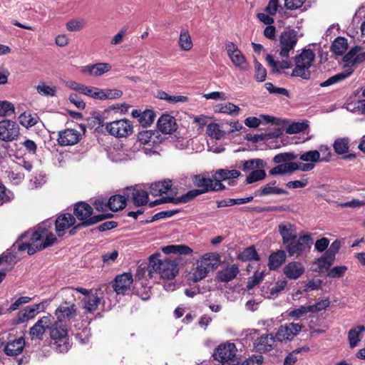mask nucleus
<instances>
[{
    "mask_svg": "<svg viewBox=\"0 0 365 365\" xmlns=\"http://www.w3.org/2000/svg\"><path fill=\"white\" fill-rule=\"evenodd\" d=\"M208 273L209 272L206 270V268L203 267L198 261L196 268L192 273L191 279L194 282H197L204 279Z\"/></svg>",
    "mask_w": 365,
    "mask_h": 365,
    "instance_id": "obj_55",
    "label": "nucleus"
},
{
    "mask_svg": "<svg viewBox=\"0 0 365 365\" xmlns=\"http://www.w3.org/2000/svg\"><path fill=\"white\" fill-rule=\"evenodd\" d=\"M133 282V275L130 273H123L115 277L113 287L117 294H126L130 289Z\"/></svg>",
    "mask_w": 365,
    "mask_h": 365,
    "instance_id": "obj_11",
    "label": "nucleus"
},
{
    "mask_svg": "<svg viewBox=\"0 0 365 365\" xmlns=\"http://www.w3.org/2000/svg\"><path fill=\"white\" fill-rule=\"evenodd\" d=\"M343 61L346 67L357 66L365 61V51L361 47L355 46L344 56Z\"/></svg>",
    "mask_w": 365,
    "mask_h": 365,
    "instance_id": "obj_12",
    "label": "nucleus"
},
{
    "mask_svg": "<svg viewBox=\"0 0 365 365\" xmlns=\"http://www.w3.org/2000/svg\"><path fill=\"white\" fill-rule=\"evenodd\" d=\"M51 322H53L51 314H47L40 318L29 330L31 338L41 340L46 330L48 329V326L51 324Z\"/></svg>",
    "mask_w": 365,
    "mask_h": 365,
    "instance_id": "obj_10",
    "label": "nucleus"
},
{
    "mask_svg": "<svg viewBox=\"0 0 365 365\" xmlns=\"http://www.w3.org/2000/svg\"><path fill=\"white\" fill-rule=\"evenodd\" d=\"M85 26V21L81 19H73L66 23V29L69 31H78Z\"/></svg>",
    "mask_w": 365,
    "mask_h": 365,
    "instance_id": "obj_61",
    "label": "nucleus"
},
{
    "mask_svg": "<svg viewBox=\"0 0 365 365\" xmlns=\"http://www.w3.org/2000/svg\"><path fill=\"white\" fill-rule=\"evenodd\" d=\"M353 70H345L339 73H337L330 78H329L325 81L320 83L321 87H327L331 85L335 84L338 82H340L345 78L350 76L352 73Z\"/></svg>",
    "mask_w": 365,
    "mask_h": 365,
    "instance_id": "obj_41",
    "label": "nucleus"
},
{
    "mask_svg": "<svg viewBox=\"0 0 365 365\" xmlns=\"http://www.w3.org/2000/svg\"><path fill=\"white\" fill-rule=\"evenodd\" d=\"M178 46L182 51H189L193 47L191 36L187 29H183L180 31L178 38Z\"/></svg>",
    "mask_w": 365,
    "mask_h": 365,
    "instance_id": "obj_36",
    "label": "nucleus"
},
{
    "mask_svg": "<svg viewBox=\"0 0 365 365\" xmlns=\"http://www.w3.org/2000/svg\"><path fill=\"white\" fill-rule=\"evenodd\" d=\"M158 128L163 133H171L177 129L175 118L169 114L162 115L158 120Z\"/></svg>",
    "mask_w": 365,
    "mask_h": 365,
    "instance_id": "obj_23",
    "label": "nucleus"
},
{
    "mask_svg": "<svg viewBox=\"0 0 365 365\" xmlns=\"http://www.w3.org/2000/svg\"><path fill=\"white\" fill-rule=\"evenodd\" d=\"M127 197L124 195L111 196L108 201V207L113 212H117L126 206Z\"/></svg>",
    "mask_w": 365,
    "mask_h": 365,
    "instance_id": "obj_34",
    "label": "nucleus"
},
{
    "mask_svg": "<svg viewBox=\"0 0 365 365\" xmlns=\"http://www.w3.org/2000/svg\"><path fill=\"white\" fill-rule=\"evenodd\" d=\"M162 251L165 254H179V255H190L192 250L185 245H171L165 246L162 248Z\"/></svg>",
    "mask_w": 365,
    "mask_h": 365,
    "instance_id": "obj_39",
    "label": "nucleus"
},
{
    "mask_svg": "<svg viewBox=\"0 0 365 365\" xmlns=\"http://www.w3.org/2000/svg\"><path fill=\"white\" fill-rule=\"evenodd\" d=\"M216 178L222 179L223 181L232 179H236L241 175L240 171L237 170L219 169L215 173Z\"/></svg>",
    "mask_w": 365,
    "mask_h": 365,
    "instance_id": "obj_44",
    "label": "nucleus"
},
{
    "mask_svg": "<svg viewBox=\"0 0 365 365\" xmlns=\"http://www.w3.org/2000/svg\"><path fill=\"white\" fill-rule=\"evenodd\" d=\"M297 155L293 153H282L274 157L273 162L276 164L292 163V161L297 159Z\"/></svg>",
    "mask_w": 365,
    "mask_h": 365,
    "instance_id": "obj_54",
    "label": "nucleus"
},
{
    "mask_svg": "<svg viewBox=\"0 0 365 365\" xmlns=\"http://www.w3.org/2000/svg\"><path fill=\"white\" fill-rule=\"evenodd\" d=\"M24 345V339L20 337L7 343L4 348V352L8 356H16L22 352Z\"/></svg>",
    "mask_w": 365,
    "mask_h": 365,
    "instance_id": "obj_31",
    "label": "nucleus"
},
{
    "mask_svg": "<svg viewBox=\"0 0 365 365\" xmlns=\"http://www.w3.org/2000/svg\"><path fill=\"white\" fill-rule=\"evenodd\" d=\"M315 54L312 49H303L294 58L295 68H309L312 66Z\"/></svg>",
    "mask_w": 365,
    "mask_h": 365,
    "instance_id": "obj_15",
    "label": "nucleus"
},
{
    "mask_svg": "<svg viewBox=\"0 0 365 365\" xmlns=\"http://www.w3.org/2000/svg\"><path fill=\"white\" fill-rule=\"evenodd\" d=\"M20 135V128L16 121L4 119L0 121V140L12 142L16 140Z\"/></svg>",
    "mask_w": 365,
    "mask_h": 365,
    "instance_id": "obj_7",
    "label": "nucleus"
},
{
    "mask_svg": "<svg viewBox=\"0 0 365 365\" xmlns=\"http://www.w3.org/2000/svg\"><path fill=\"white\" fill-rule=\"evenodd\" d=\"M276 341V335L274 336L272 334H263L257 339L255 347L260 352H267L274 348Z\"/></svg>",
    "mask_w": 365,
    "mask_h": 365,
    "instance_id": "obj_24",
    "label": "nucleus"
},
{
    "mask_svg": "<svg viewBox=\"0 0 365 365\" xmlns=\"http://www.w3.org/2000/svg\"><path fill=\"white\" fill-rule=\"evenodd\" d=\"M39 118L35 115H32L29 113L24 112L19 116V123L23 126L29 128L37 124Z\"/></svg>",
    "mask_w": 365,
    "mask_h": 365,
    "instance_id": "obj_45",
    "label": "nucleus"
},
{
    "mask_svg": "<svg viewBox=\"0 0 365 365\" xmlns=\"http://www.w3.org/2000/svg\"><path fill=\"white\" fill-rule=\"evenodd\" d=\"M287 255L284 250H278L269 257L268 267L270 270L277 269L286 260Z\"/></svg>",
    "mask_w": 365,
    "mask_h": 365,
    "instance_id": "obj_28",
    "label": "nucleus"
},
{
    "mask_svg": "<svg viewBox=\"0 0 365 365\" xmlns=\"http://www.w3.org/2000/svg\"><path fill=\"white\" fill-rule=\"evenodd\" d=\"M313 243L311 235L302 232L290 243L285 246V249L290 257H299L304 252L309 250Z\"/></svg>",
    "mask_w": 365,
    "mask_h": 365,
    "instance_id": "obj_5",
    "label": "nucleus"
},
{
    "mask_svg": "<svg viewBox=\"0 0 365 365\" xmlns=\"http://www.w3.org/2000/svg\"><path fill=\"white\" fill-rule=\"evenodd\" d=\"M273 71L281 73H284L287 76L292 77H300L302 79L307 80L311 76L310 70H272Z\"/></svg>",
    "mask_w": 365,
    "mask_h": 365,
    "instance_id": "obj_50",
    "label": "nucleus"
},
{
    "mask_svg": "<svg viewBox=\"0 0 365 365\" xmlns=\"http://www.w3.org/2000/svg\"><path fill=\"white\" fill-rule=\"evenodd\" d=\"M81 93L99 100H103L104 97L103 95V89L91 86H84Z\"/></svg>",
    "mask_w": 365,
    "mask_h": 365,
    "instance_id": "obj_56",
    "label": "nucleus"
},
{
    "mask_svg": "<svg viewBox=\"0 0 365 365\" xmlns=\"http://www.w3.org/2000/svg\"><path fill=\"white\" fill-rule=\"evenodd\" d=\"M287 284L285 279L278 280L274 284H271L269 296L272 298L277 297L282 292Z\"/></svg>",
    "mask_w": 365,
    "mask_h": 365,
    "instance_id": "obj_60",
    "label": "nucleus"
},
{
    "mask_svg": "<svg viewBox=\"0 0 365 365\" xmlns=\"http://www.w3.org/2000/svg\"><path fill=\"white\" fill-rule=\"evenodd\" d=\"M348 42L344 37H337L332 42L331 50L336 55H342L347 49Z\"/></svg>",
    "mask_w": 365,
    "mask_h": 365,
    "instance_id": "obj_42",
    "label": "nucleus"
},
{
    "mask_svg": "<svg viewBox=\"0 0 365 365\" xmlns=\"http://www.w3.org/2000/svg\"><path fill=\"white\" fill-rule=\"evenodd\" d=\"M51 322L48 330L51 339L54 341L53 348L60 353L66 352L69 349V342L66 324L56 320L53 317V322Z\"/></svg>",
    "mask_w": 365,
    "mask_h": 365,
    "instance_id": "obj_2",
    "label": "nucleus"
},
{
    "mask_svg": "<svg viewBox=\"0 0 365 365\" xmlns=\"http://www.w3.org/2000/svg\"><path fill=\"white\" fill-rule=\"evenodd\" d=\"M48 232V228L46 227V223L42 222L38 225L36 227V230L31 235V242L33 245H38L37 242L41 241L45 235H46V232Z\"/></svg>",
    "mask_w": 365,
    "mask_h": 365,
    "instance_id": "obj_47",
    "label": "nucleus"
},
{
    "mask_svg": "<svg viewBox=\"0 0 365 365\" xmlns=\"http://www.w3.org/2000/svg\"><path fill=\"white\" fill-rule=\"evenodd\" d=\"M237 348L234 343L220 344L215 349L213 356L221 363L220 365H237L236 358Z\"/></svg>",
    "mask_w": 365,
    "mask_h": 365,
    "instance_id": "obj_4",
    "label": "nucleus"
},
{
    "mask_svg": "<svg viewBox=\"0 0 365 365\" xmlns=\"http://www.w3.org/2000/svg\"><path fill=\"white\" fill-rule=\"evenodd\" d=\"M43 308V305L41 303L26 307L24 310L18 312L15 323L21 324L33 319Z\"/></svg>",
    "mask_w": 365,
    "mask_h": 365,
    "instance_id": "obj_16",
    "label": "nucleus"
},
{
    "mask_svg": "<svg viewBox=\"0 0 365 365\" xmlns=\"http://www.w3.org/2000/svg\"><path fill=\"white\" fill-rule=\"evenodd\" d=\"M350 140L349 138H339L334 140L333 148L338 155H344L348 153Z\"/></svg>",
    "mask_w": 365,
    "mask_h": 365,
    "instance_id": "obj_40",
    "label": "nucleus"
},
{
    "mask_svg": "<svg viewBox=\"0 0 365 365\" xmlns=\"http://www.w3.org/2000/svg\"><path fill=\"white\" fill-rule=\"evenodd\" d=\"M76 218L69 213L59 216L55 221L56 231L58 237H62L66 229L73 225Z\"/></svg>",
    "mask_w": 365,
    "mask_h": 365,
    "instance_id": "obj_19",
    "label": "nucleus"
},
{
    "mask_svg": "<svg viewBox=\"0 0 365 365\" xmlns=\"http://www.w3.org/2000/svg\"><path fill=\"white\" fill-rule=\"evenodd\" d=\"M155 113L151 110H145L143 112L140 119H138L140 124L143 127L150 125L155 120Z\"/></svg>",
    "mask_w": 365,
    "mask_h": 365,
    "instance_id": "obj_58",
    "label": "nucleus"
},
{
    "mask_svg": "<svg viewBox=\"0 0 365 365\" xmlns=\"http://www.w3.org/2000/svg\"><path fill=\"white\" fill-rule=\"evenodd\" d=\"M16 255L14 254L10 250H7L0 255V267H3L0 272H5V275L8 271H10L14 265L16 263Z\"/></svg>",
    "mask_w": 365,
    "mask_h": 365,
    "instance_id": "obj_25",
    "label": "nucleus"
},
{
    "mask_svg": "<svg viewBox=\"0 0 365 365\" xmlns=\"http://www.w3.org/2000/svg\"><path fill=\"white\" fill-rule=\"evenodd\" d=\"M37 92L43 96L53 97L56 93V88L55 86H49L44 82H41L36 87Z\"/></svg>",
    "mask_w": 365,
    "mask_h": 365,
    "instance_id": "obj_57",
    "label": "nucleus"
},
{
    "mask_svg": "<svg viewBox=\"0 0 365 365\" xmlns=\"http://www.w3.org/2000/svg\"><path fill=\"white\" fill-rule=\"evenodd\" d=\"M297 163H287L284 164H279L271 169L269 173L271 175H284L293 173L297 170Z\"/></svg>",
    "mask_w": 365,
    "mask_h": 365,
    "instance_id": "obj_38",
    "label": "nucleus"
},
{
    "mask_svg": "<svg viewBox=\"0 0 365 365\" xmlns=\"http://www.w3.org/2000/svg\"><path fill=\"white\" fill-rule=\"evenodd\" d=\"M365 327L364 325H358L351 329L348 332V340L349 346L354 348L361 341L360 335L364 332Z\"/></svg>",
    "mask_w": 365,
    "mask_h": 365,
    "instance_id": "obj_37",
    "label": "nucleus"
},
{
    "mask_svg": "<svg viewBox=\"0 0 365 365\" xmlns=\"http://www.w3.org/2000/svg\"><path fill=\"white\" fill-rule=\"evenodd\" d=\"M298 41L297 32L294 29L284 31L279 36V56L282 58L281 68H289V52L293 50Z\"/></svg>",
    "mask_w": 365,
    "mask_h": 365,
    "instance_id": "obj_3",
    "label": "nucleus"
},
{
    "mask_svg": "<svg viewBox=\"0 0 365 365\" xmlns=\"http://www.w3.org/2000/svg\"><path fill=\"white\" fill-rule=\"evenodd\" d=\"M159 136L158 130H146L138 133V139L142 144L152 145L158 142Z\"/></svg>",
    "mask_w": 365,
    "mask_h": 365,
    "instance_id": "obj_29",
    "label": "nucleus"
},
{
    "mask_svg": "<svg viewBox=\"0 0 365 365\" xmlns=\"http://www.w3.org/2000/svg\"><path fill=\"white\" fill-rule=\"evenodd\" d=\"M240 270L237 264L227 266L217 272V278L221 282H229L234 279L238 274Z\"/></svg>",
    "mask_w": 365,
    "mask_h": 365,
    "instance_id": "obj_27",
    "label": "nucleus"
},
{
    "mask_svg": "<svg viewBox=\"0 0 365 365\" xmlns=\"http://www.w3.org/2000/svg\"><path fill=\"white\" fill-rule=\"evenodd\" d=\"M225 47L230 58L235 66L240 67L245 63V58L235 43L228 42Z\"/></svg>",
    "mask_w": 365,
    "mask_h": 365,
    "instance_id": "obj_20",
    "label": "nucleus"
},
{
    "mask_svg": "<svg viewBox=\"0 0 365 365\" xmlns=\"http://www.w3.org/2000/svg\"><path fill=\"white\" fill-rule=\"evenodd\" d=\"M124 195L128 200H131L136 207H140L148 202V193L141 189L139 185L127 187L124 190Z\"/></svg>",
    "mask_w": 365,
    "mask_h": 365,
    "instance_id": "obj_9",
    "label": "nucleus"
},
{
    "mask_svg": "<svg viewBox=\"0 0 365 365\" xmlns=\"http://www.w3.org/2000/svg\"><path fill=\"white\" fill-rule=\"evenodd\" d=\"M194 185L199 187L197 190L201 194L206 193L210 191L212 186V178H205L202 175H195L193 177Z\"/></svg>",
    "mask_w": 365,
    "mask_h": 365,
    "instance_id": "obj_35",
    "label": "nucleus"
},
{
    "mask_svg": "<svg viewBox=\"0 0 365 365\" xmlns=\"http://www.w3.org/2000/svg\"><path fill=\"white\" fill-rule=\"evenodd\" d=\"M101 301L102 298L98 297L96 293L91 294V295H87L81 299V307L84 314H91L97 309Z\"/></svg>",
    "mask_w": 365,
    "mask_h": 365,
    "instance_id": "obj_18",
    "label": "nucleus"
},
{
    "mask_svg": "<svg viewBox=\"0 0 365 365\" xmlns=\"http://www.w3.org/2000/svg\"><path fill=\"white\" fill-rule=\"evenodd\" d=\"M276 181L267 184L264 187H262L259 190V195H282L287 194V190L275 187Z\"/></svg>",
    "mask_w": 365,
    "mask_h": 365,
    "instance_id": "obj_46",
    "label": "nucleus"
},
{
    "mask_svg": "<svg viewBox=\"0 0 365 365\" xmlns=\"http://www.w3.org/2000/svg\"><path fill=\"white\" fill-rule=\"evenodd\" d=\"M304 272V267L299 262H291L283 268L284 274L289 279H297Z\"/></svg>",
    "mask_w": 365,
    "mask_h": 365,
    "instance_id": "obj_22",
    "label": "nucleus"
},
{
    "mask_svg": "<svg viewBox=\"0 0 365 365\" xmlns=\"http://www.w3.org/2000/svg\"><path fill=\"white\" fill-rule=\"evenodd\" d=\"M320 152L323 153L324 151L327 152V156L323 157L320 158V153L319 151L314 150H309L307 152L304 153L302 154L299 157V159L304 162H309L310 163H314L319 162V161H329V158L331 155L329 149L327 146H321Z\"/></svg>",
    "mask_w": 365,
    "mask_h": 365,
    "instance_id": "obj_17",
    "label": "nucleus"
},
{
    "mask_svg": "<svg viewBox=\"0 0 365 365\" xmlns=\"http://www.w3.org/2000/svg\"><path fill=\"white\" fill-rule=\"evenodd\" d=\"M81 133L75 129H66L58 133V143L61 146L73 145L78 143Z\"/></svg>",
    "mask_w": 365,
    "mask_h": 365,
    "instance_id": "obj_14",
    "label": "nucleus"
},
{
    "mask_svg": "<svg viewBox=\"0 0 365 365\" xmlns=\"http://www.w3.org/2000/svg\"><path fill=\"white\" fill-rule=\"evenodd\" d=\"M265 176L266 173L264 170L257 169L253 170L247 175L246 182L248 184H251L258 180H263Z\"/></svg>",
    "mask_w": 365,
    "mask_h": 365,
    "instance_id": "obj_62",
    "label": "nucleus"
},
{
    "mask_svg": "<svg viewBox=\"0 0 365 365\" xmlns=\"http://www.w3.org/2000/svg\"><path fill=\"white\" fill-rule=\"evenodd\" d=\"M309 305L308 306H301L298 309H294L292 311H290L288 314V315L295 319H299L301 317H303L306 315L307 313H309L310 311L309 310Z\"/></svg>",
    "mask_w": 365,
    "mask_h": 365,
    "instance_id": "obj_64",
    "label": "nucleus"
},
{
    "mask_svg": "<svg viewBox=\"0 0 365 365\" xmlns=\"http://www.w3.org/2000/svg\"><path fill=\"white\" fill-rule=\"evenodd\" d=\"M348 267L345 265L335 266L329 270L327 277L329 278H341L344 275Z\"/></svg>",
    "mask_w": 365,
    "mask_h": 365,
    "instance_id": "obj_63",
    "label": "nucleus"
},
{
    "mask_svg": "<svg viewBox=\"0 0 365 365\" xmlns=\"http://www.w3.org/2000/svg\"><path fill=\"white\" fill-rule=\"evenodd\" d=\"M157 97L161 100H165L170 104H175L178 102H186L188 98L184 96H171L165 91H160L157 93Z\"/></svg>",
    "mask_w": 365,
    "mask_h": 365,
    "instance_id": "obj_48",
    "label": "nucleus"
},
{
    "mask_svg": "<svg viewBox=\"0 0 365 365\" xmlns=\"http://www.w3.org/2000/svg\"><path fill=\"white\" fill-rule=\"evenodd\" d=\"M73 213L79 220L84 222L92 217L93 208L86 202H79L75 205Z\"/></svg>",
    "mask_w": 365,
    "mask_h": 365,
    "instance_id": "obj_26",
    "label": "nucleus"
},
{
    "mask_svg": "<svg viewBox=\"0 0 365 365\" xmlns=\"http://www.w3.org/2000/svg\"><path fill=\"white\" fill-rule=\"evenodd\" d=\"M238 258L243 262L258 261L259 259V255L254 246L245 248L239 254Z\"/></svg>",
    "mask_w": 365,
    "mask_h": 365,
    "instance_id": "obj_43",
    "label": "nucleus"
},
{
    "mask_svg": "<svg viewBox=\"0 0 365 365\" xmlns=\"http://www.w3.org/2000/svg\"><path fill=\"white\" fill-rule=\"evenodd\" d=\"M57 321L63 322L70 320L76 315V307L73 303L64 302L56 309L55 312Z\"/></svg>",
    "mask_w": 365,
    "mask_h": 365,
    "instance_id": "obj_13",
    "label": "nucleus"
},
{
    "mask_svg": "<svg viewBox=\"0 0 365 365\" xmlns=\"http://www.w3.org/2000/svg\"><path fill=\"white\" fill-rule=\"evenodd\" d=\"M106 129L115 138H124L132 134L133 126L130 120L121 119L106 123Z\"/></svg>",
    "mask_w": 365,
    "mask_h": 365,
    "instance_id": "obj_6",
    "label": "nucleus"
},
{
    "mask_svg": "<svg viewBox=\"0 0 365 365\" xmlns=\"http://www.w3.org/2000/svg\"><path fill=\"white\" fill-rule=\"evenodd\" d=\"M279 232L282 238V242L286 246L297 237L294 226L288 222L281 223L278 226Z\"/></svg>",
    "mask_w": 365,
    "mask_h": 365,
    "instance_id": "obj_21",
    "label": "nucleus"
},
{
    "mask_svg": "<svg viewBox=\"0 0 365 365\" xmlns=\"http://www.w3.org/2000/svg\"><path fill=\"white\" fill-rule=\"evenodd\" d=\"M202 195L200 191L197 189H194L192 190H189L187 193L185 195H182V196L174 198L171 200L172 203L174 204H180V203H186L194 199L195 197Z\"/></svg>",
    "mask_w": 365,
    "mask_h": 365,
    "instance_id": "obj_51",
    "label": "nucleus"
},
{
    "mask_svg": "<svg viewBox=\"0 0 365 365\" xmlns=\"http://www.w3.org/2000/svg\"><path fill=\"white\" fill-rule=\"evenodd\" d=\"M15 113L14 106L7 101H0V116H10Z\"/></svg>",
    "mask_w": 365,
    "mask_h": 365,
    "instance_id": "obj_59",
    "label": "nucleus"
},
{
    "mask_svg": "<svg viewBox=\"0 0 365 365\" xmlns=\"http://www.w3.org/2000/svg\"><path fill=\"white\" fill-rule=\"evenodd\" d=\"M216 111L232 115H237L239 113L240 108L234 103H226L219 105L216 108Z\"/></svg>",
    "mask_w": 365,
    "mask_h": 365,
    "instance_id": "obj_52",
    "label": "nucleus"
},
{
    "mask_svg": "<svg viewBox=\"0 0 365 365\" xmlns=\"http://www.w3.org/2000/svg\"><path fill=\"white\" fill-rule=\"evenodd\" d=\"M29 234V232H26L21 235V236L19 237L18 240L13 245L12 248L14 250L17 249L19 251H25L27 250V253L29 255H32L34 253H36L38 250L37 245H33L32 244L28 243V242H21V240L26 237Z\"/></svg>",
    "mask_w": 365,
    "mask_h": 365,
    "instance_id": "obj_33",
    "label": "nucleus"
},
{
    "mask_svg": "<svg viewBox=\"0 0 365 365\" xmlns=\"http://www.w3.org/2000/svg\"><path fill=\"white\" fill-rule=\"evenodd\" d=\"M334 260L335 257L326 251L324 254L317 260V264L320 270L329 269Z\"/></svg>",
    "mask_w": 365,
    "mask_h": 365,
    "instance_id": "obj_49",
    "label": "nucleus"
},
{
    "mask_svg": "<svg viewBox=\"0 0 365 365\" xmlns=\"http://www.w3.org/2000/svg\"><path fill=\"white\" fill-rule=\"evenodd\" d=\"M219 255L216 253H207L199 262L210 272L215 270L219 265Z\"/></svg>",
    "mask_w": 365,
    "mask_h": 365,
    "instance_id": "obj_30",
    "label": "nucleus"
},
{
    "mask_svg": "<svg viewBox=\"0 0 365 365\" xmlns=\"http://www.w3.org/2000/svg\"><path fill=\"white\" fill-rule=\"evenodd\" d=\"M148 272L150 276L155 272L161 278L173 279L178 273V264L175 260L170 259L160 260L153 255L150 257Z\"/></svg>",
    "mask_w": 365,
    "mask_h": 365,
    "instance_id": "obj_1",
    "label": "nucleus"
},
{
    "mask_svg": "<svg viewBox=\"0 0 365 365\" xmlns=\"http://www.w3.org/2000/svg\"><path fill=\"white\" fill-rule=\"evenodd\" d=\"M302 331V325L297 323H287L278 329L276 339L279 342L292 341Z\"/></svg>",
    "mask_w": 365,
    "mask_h": 365,
    "instance_id": "obj_8",
    "label": "nucleus"
},
{
    "mask_svg": "<svg viewBox=\"0 0 365 365\" xmlns=\"http://www.w3.org/2000/svg\"><path fill=\"white\" fill-rule=\"evenodd\" d=\"M206 132L210 137L215 140H220L225 135V132L220 130L219 124L215 123L207 126Z\"/></svg>",
    "mask_w": 365,
    "mask_h": 365,
    "instance_id": "obj_53",
    "label": "nucleus"
},
{
    "mask_svg": "<svg viewBox=\"0 0 365 365\" xmlns=\"http://www.w3.org/2000/svg\"><path fill=\"white\" fill-rule=\"evenodd\" d=\"M171 187L172 181L170 180L155 182L150 185V192L153 196L161 195L163 193H166Z\"/></svg>",
    "mask_w": 365,
    "mask_h": 365,
    "instance_id": "obj_32",
    "label": "nucleus"
}]
</instances>
